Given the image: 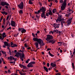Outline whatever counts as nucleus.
I'll use <instances>...</instances> for the list:
<instances>
[{
  "label": "nucleus",
  "mask_w": 75,
  "mask_h": 75,
  "mask_svg": "<svg viewBox=\"0 0 75 75\" xmlns=\"http://www.w3.org/2000/svg\"><path fill=\"white\" fill-rule=\"evenodd\" d=\"M45 12H43L42 13V14H41V17H44V16L45 15Z\"/></svg>",
  "instance_id": "23"
},
{
  "label": "nucleus",
  "mask_w": 75,
  "mask_h": 75,
  "mask_svg": "<svg viewBox=\"0 0 75 75\" xmlns=\"http://www.w3.org/2000/svg\"><path fill=\"white\" fill-rule=\"evenodd\" d=\"M1 5L2 6H4L5 5L4 2H1Z\"/></svg>",
  "instance_id": "25"
},
{
  "label": "nucleus",
  "mask_w": 75,
  "mask_h": 75,
  "mask_svg": "<svg viewBox=\"0 0 75 75\" xmlns=\"http://www.w3.org/2000/svg\"><path fill=\"white\" fill-rule=\"evenodd\" d=\"M23 50H25V47H22Z\"/></svg>",
  "instance_id": "63"
},
{
  "label": "nucleus",
  "mask_w": 75,
  "mask_h": 75,
  "mask_svg": "<svg viewBox=\"0 0 75 75\" xmlns=\"http://www.w3.org/2000/svg\"><path fill=\"white\" fill-rule=\"evenodd\" d=\"M33 36V37H35V34H34V33H32Z\"/></svg>",
  "instance_id": "56"
},
{
  "label": "nucleus",
  "mask_w": 75,
  "mask_h": 75,
  "mask_svg": "<svg viewBox=\"0 0 75 75\" xmlns=\"http://www.w3.org/2000/svg\"><path fill=\"white\" fill-rule=\"evenodd\" d=\"M62 42H60V45H59V46H61V45L62 44Z\"/></svg>",
  "instance_id": "54"
},
{
  "label": "nucleus",
  "mask_w": 75,
  "mask_h": 75,
  "mask_svg": "<svg viewBox=\"0 0 75 75\" xmlns=\"http://www.w3.org/2000/svg\"><path fill=\"white\" fill-rule=\"evenodd\" d=\"M11 25L12 27H15V26H16V22L13 21H11Z\"/></svg>",
  "instance_id": "7"
},
{
  "label": "nucleus",
  "mask_w": 75,
  "mask_h": 75,
  "mask_svg": "<svg viewBox=\"0 0 75 75\" xmlns=\"http://www.w3.org/2000/svg\"><path fill=\"white\" fill-rule=\"evenodd\" d=\"M9 54H10V55H11V51H10V50H9Z\"/></svg>",
  "instance_id": "60"
},
{
  "label": "nucleus",
  "mask_w": 75,
  "mask_h": 75,
  "mask_svg": "<svg viewBox=\"0 0 75 75\" xmlns=\"http://www.w3.org/2000/svg\"><path fill=\"white\" fill-rule=\"evenodd\" d=\"M8 42H4V44L6 46H7V47H10L11 46L10 45V44L8 43Z\"/></svg>",
  "instance_id": "11"
},
{
  "label": "nucleus",
  "mask_w": 75,
  "mask_h": 75,
  "mask_svg": "<svg viewBox=\"0 0 75 75\" xmlns=\"http://www.w3.org/2000/svg\"><path fill=\"white\" fill-rule=\"evenodd\" d=\"M52 12L54 14V13H55V12H57V9H54L53 10Z\"/></svg>",
  "instance_id": "22"
},
{
  "label": "nucleus",
  "mask_w": 75,
  "mask_h": 75,
  "mask_svg": "<svg viewBox=\"0 0 75 75\" xmlns=\"http://www.w3.org/2000/svg\"><path fill=\"white\" fill-rule=\"evenodd\" d=\"M29 4H33V2H32V1H31V0H29Z\"/></svg>",
  "instance_id": "24"
},
{
  "label": "nucleus",
  "mask_w": 75,
  "mask_h": 75,
  "mask_svg": "<svg viewBox=\"0 0 75 75\" xmlns=\"http://www.w3.org/2000/svg\"><path fill=\"white\" fill-rule=\"evenodd\" d=\"M50 65L52 67H55L56 66V64H53L52 62L51 63Z\"/></svg>",
  "instance_id": "16"
},
{
  "label": "nucleus",
  "mask_w": 75,
  "mask_h": 75,
  "mask_svg": "<svg viewBox=\"0 0 75 75\" xmlns=\"http://www.w3.org/2000/svg\"><path fill=\"white\" fill-rule=\"evenodd\" d=\"M30 63L33 65V64H35V62H30Z\"/></svg>",
  "instance_id": "31"
},
{
  "label": "nucleus",
  "mask_w": 75,
  "mask_h": 75,
  "mask_svg": "<svg viewBox=\"0 0 75 75\" xmlns=\"http://www.w3.org/2000/svg\"><path fill=\"white\" fill-rule=\"evenodd\" d=\"M54 1L56 3H58V1L57 0H54Z\"/></svg>",
  "instance_id": "58"
},
{
  "label": "nucleus",
  "mask_w": 75,
  "mask_h": 75,
  "mask_svg": "<svg viewBox=\"0 0 75 75\" xmlns=\"http://www.w3.org/2000/svg\"><path fill=\"white\" fill-rule=\"evenodd\" d=\"M10 59L11 61H12V59H13V57L10 56Z\"/></svg>",
  "instance_id": "40"
},
{
  "label": "nucleus",
  "mask_w": 75,
  "mask_h": 75,
  "mask_svg": "<svg viewBox=\"0 0 75 75\" xmlns=\"http://www.w3.org/2000/svg\"><path fill=\"white\" fill-rule=\"evenodd\" d=\"M14 45V43H13L12 42H11V46H12V45Z\"/></svg>",
  "instance_id": "48"
},
{
  "label": "nucleus",
  "mask_w": 75,
  "mask_h": 75,
  "mask_svg": "<svg viewBox=\"0 0 75 75\" xmlns=\"http://www.w3.org/2000/svg\"><path fill=\"white\" fill-rule=\"evenodd\" d=\"M1 52H2V53L3 54H6V52L4 51H3L2 50H1Z\"/></svg>",
  "instance_id": "32"
},
{
  "label": "nucleus",
  "mask_w": 75,
  "mask_h": 75,
  "mask_svg": "<svg viewBox=\"0 0 75 75\" xmlns=\"http://www.w3.org/2000/svg\"><path fill=\"white\" fill-rule=\"evenodd\" d=\"M53 39V37L52 35H47V38L46 39V41H50V40Z\"/></svg>",
  "instance_id": "3"
},
{
  "label": "nucleus",
  "mask_w": 75,
  "mask_h": 75,
  "mask_svg": "<svg viewBox=\"0 0 75 75\" xmlns=\"http://www.w3.org/2000/svg\"><path fill=\"white\" fill-rule=\"evenodd\" d=\"M20 57H22V58H24L25 57V55L24 54V53H20Z\"/></svg>",
  "instance_id": "14"
},
{
  "label": "nucleus",
  "mask_w": 75,
  "mask_h": 75,
  "mask_svg": "<svg viewBox=\"0 0 75 75\" xmlns=\"http://www.w3.org/2000/svg\"><path fill=\"white\" fill-rule=\"evenodd\" d=\"M1 13L2 14H5V13H6V12L3 11V12H2Z\"/></svg>",
  "instance_id": "41"
},
{
  "label": "nucleus",
  "mask_w": 75,
  "mask_h": 75,
  "mask_svg": "<svg viewBox=\"0 0 75 75\" xmlns=\"http://www.w3.org/2000/svg\"><path fill=\"white\" fill-rule=\"evenodd\" d=\"M69 12H68V14H66L65 16H66V17H69V16H70V15L71 14V10H69Z\"/></svg>",
  "instance_id": "9"
},
{
  "label": "nucleus",
  "mask_w": 75,
  "mask_h": 75,
  "mask_svg": "<svg viewBox=\"0 0 75 75\" xmlns=\"http://www.w3.org/2000/svg\"><path fill=\"white\" fill-rule=\"evenodd\" d=\"M6 22V20L4 18L3 19V24L4 25L5 24V22Z\"/></svg>",
  "instance_id": "34"
},
{
  "label": "nucleus",
  "mask_w": 75,
  "mask_h": 75,
  "mask_svg": "<svg viewBox=\"0 0 75 75\" xmlns=\"http://www.w3.org/2000/svg\"><path fill=\"white\" fill-rule=\"evenodd\" d=\"M4 4L6 6H9V4H8V3H7L6 2H4Z\"/></svg>",
  "instance_id": "27"
},
{
  "label": "nucleus",
  "mask_w": 75,
  "mask_h": 75,
  "mask_svg": "<svg viewBox=\"0 0 75 75\" xmlns=\"http://www.w3.org/2000/svg\"><path fill=\"white\" fill-rule=\"evenodd\" d=\"M24 45L26 48H27V44L25 43V44Z\"/></svg>",
  "instance_id": "42"
},
{
  "label": "nucleus",
  "mask_w": 75,
  "mask_h": 75,
  "mask_svg": "<svg viewBox=\"0 0 75 75\" xmlns=\"http://www.w3.org/2000/svg\"><path fill=\"white\" fill-rule=\"evenodd\" d=\"M24 50H23L21 52H22V53H24Z\"/></svg>",
  "instance_id": "59"
},
{
  "label": "nucleus",
  "mask_w": 75,
  "mask_h": 75,
  "mask_svg": "<svg viewBox=\"0 0 75 75\" xmlns=\"http://www.w3.org/2000/svg\"><path fill=\"white\" fill-rule=\"evenodd\" d=\"M29 61H30V59H28L27 60H26L25 61L26 63V64H28V62H29Z\"/></svg>",
  "instance_id": "30"
},
{
  "label": "nucleus",
  "mask_w": 75,
  "mask_h": 75,
  "mask_svg": "<svg viewBox=\"0 0 75 75\" xmlns=\"http://www.w3.org/2000/svg\"><path fill=\"white\" fill-rule=\"evenodd\" d=\"M53 31L54 33H58V30H54Z\"/></svg>",
  "instance_id": "26"
},
{
  "label": "nucleus",
  "mask_w": 75,
  "mask_h": 75,
  "mask_svg": "<svg viewBox=\"0 0 75 75\" xmlns=\"http://www.w3.org/2000/svg\"><path fill=\"white\" fill-rule=\"evenodd\" d=\"M72 64L73 69H74V64L73 63H72Z\"/></svg>",
  "instance_id": "33"
},
{
  "label": "nucleus",
  "mask_w": 75,
  "mask_h": 75,
  "mask_svg": "<svg viewBox=\"0 0 75 75\" xmlns=\"http://www.w3.org/2000/svg\"><path fill=\"white\" fill-rule=\"evenodd\" d=\"M56 75H61V74L59 73H57V74H56Z\"/></svg>",
  "instance_id": "55"
},
{
  "label": "nucleus",
  "mask_w": 75,
  "mask_h": 75,
  "mask_svg": "<svg viewBox=\"0 0 75 75\" xmlns=\"http://www.w3.org/2000/svg\"><path fill=\"white\" fill-rule=\"evenodd\" d=\"M31 48V47H28V48H27V50H30Z\"/></svg>",
  "instance_id": "62"
},
{
  "label": "nucleus",
  "mask_w": 75,
  "mask_h": 75,
  "mask_svg": "<svg viewBox=\"0 0 75 75\" xmlns=\"http://www.w3.org/2000/svg\"><path fill=\"white\" fill-rule=\"evenodd\" d=\"M33 40L34 41H37V42H36L34 44L35 46H36V48H38V44L40 46L41 45H45L44 43H43L44 42L41 39H38L36 38H34L33 39Z\"/></svg>",
  "instance_id": "1"
},
{
  "label": "nucleus",
  "mask_w": 75,
  "mask_h": 75,
  "mask_svg": "<svg viewBox=\"0 0 75 75\" xmlns=\"http://www.w3.org/2000/svg\"><path fill=\"white\" fill-rule=\"evenodd\" d=\"M13 59V60H15V61H16V60L17 59H15L14 57H12Z\"/></svg>",
  "instance_id": "50"
},
{
  "label": "nucleus",
  "mask_w": 75,
  "mask_h": 75,
  "mask_svg": "<svg viewBox=\"0 0 75 75\" xmlns=\"http://www.w3.org/2000/svg\"><path fill=\"white\" fill-rule=\"evenodd\" d=\"M47 66L48 67H50V64L49 63H47Z\"/></svg>",
  "instance_id": "45"
},
{
  "label": "nucleus",
  "mask_w": 75,
  "mask_h": 75,
  "mask_svg": "<svg viewBox=\"0 0 75 75\" xmlns=\"http://www.w3.org/2000/svg\"><path fill=\"white\" fill-rule=\"evenodd\" d=\"M74 52L73 53V54L74 55H75V50H74Z\"/></svg>",
  "instance_id": "64"
},
{
  "label": "nucleus",
  "mask_w": 75,
  "mask_h": 75,
  "mask_svg": "<svg viewBox=\"0 0 75 75\" xmlns=\"http://www.w3.org/2000/svg\"><path fill=\"white\" fill-rule=\"evenodd\" d=\"M67 6V0H64L62 6H61V10L63 11L65 8Z\"/></svg>",
  "instance_id": "2"
},
{
  "label": "nucleus",
  "mask_w": 75,
  "mask_h": 75,
  "mask_svg": "<svg viewBox=\"0 0 75 75\" xmlns=\"http://www.w3.org/2000/svg\"><path fill=\"white\" fill-rule=\"evenodd\" d=\"M21 32L22 33H25V32H26V30L25 29H23L22 28V29L21 30Z\"/></svg>",
  "instance_id": "19"
},
{
  "label": "nucleus",
  "mask_w": 75,
  "mask_h": 75,
  "mask_svg": "<svg viewBox=\"0 0 75 75\" xmlns=\"http://www.w3.org/2000/svg\"><path fill=\"white\" fill-rule=\"evenodd\" d=\"M20 53L18 52L17 54H16L14 57H19V56H20Z\"/></svg>",
  "instance_id": "18"
},
{
  "label": "nucleus",
  "mask_w": 75,
  "mask_h": 75,
  "mask_svg": "<svg viewBox=\"0 0 75 75\" xmlns=\"http://www.w3.org/2000/svg\"><path fill=\"white\" fill-rule=\"evenodd\" d=\"M49 42H49V43H52V44H54V43H55V42H56V41L55 40H49Z\"/></svg>",
  "instance_id": "8"
},
{
  "label": "nucleus",
  "mask_w": 75,
  "mask_h": 75,
  "mask_svg": "<svg viewBox=\"0 0 75 75\" xmlns=\"http://www.w3.org/2000/svg\"><path fill=\"white\" fill-rule=\"evenodd\" d=\"M72 18L71 19H69V20L67 21V25H70V24H71V21L72 20Z\"/></svg>",
  "instance_id": "10"
},
{
  "label": "nucleus",
  "mask_w": 75,
  "mask_h": 75,
  "mask_svg": "<svg viewBox=\"0 0 75 75\" xmlns=\"http://www.w3.org/2000/svg\"><path fill=\"white\" fill-rule=\"evenodd\" d=\"M52 3H50V5H49V7H51V6H52Z\"/></svg>",
  "instance_id": "52"
},
{
  "label": "nucleus",
  "mask_w": 75,
  "mask_h": 75,
  "mask_svg": "<svg viewBox=\"0 0 75 75\" xmlns=\"http://www.w3.org/2000/svg\"><path fill=\"white\" fill-rule=\"evenodd\" d=\"M43 68L45 70V71H46V72H48V68H47L45 67H44Z\"/></svg>",
  "instance_id": "17"
},
{
  "label": "nucleus",
  "mask_w": 75,
  "mask_h": 75,
  "mask_svg": "<svg viewBox=\"0 0 75 75\" xmlns=\"http://www.w3.org/2000/svg\"><path fill=\"white\" fill-rule=\"evenodd\" d=\"M20 67H21V68H23V65L21 64H19V65Z\"/></svg>",
  "instance_id": "38"
},
{
  "label": "nucleus",
  "mask_w": 75,
  "mask_h": 75,
  "mask_svg": "<svg viewBox=\"0 0 75 75\" xmlns=\"http://www.w3.org/2000/svg\"><path fill=\"white\" fill-rule=\"evenodd\" d=\"M56 21L57 23H58V21L60 22V21H62V19L58 18L56 20Z\"/></svg>",
  "instance_id": "15"
},
{
  "label": "nucleus",
  "mask_w": 75,
  "mask_h": 75,
  "mask_svg": "<svg viewBox=\"0 0 75 75\" xmlns=\"http://www.w3.org/2000/svg\"><path fill=\"white\" fill-rule=\"evenodd\" d=\"M40 11L42 10V12H45V11H46V9L45 8L43 7H42V8H41L40 9Z\"/></svg>",
  "instance_id": "12"
},
{
  "label": "nucleus",
  "mask_w": 75,
  "mask_h": 75,
  "mask_svg": "<svg viewBox=\"0 0 75 75\" xmlns=\"http://www.w3.org/2000/svg\"><path fill=\"white\" fill-rule=\"evenodd\" d=\"M19 73L21 75H25V73H22L20 72V71L19 72Z\"/></svg>",
  "instance_id": "28"
},
{
  "label": "nucleus",
  "mask_w": 75,
  "mask_h": 75,
  "mask_svg": "<svg viewBox=\"0 0 75 75\" xmlns=\"http://www.w3.org/2000/svg\"><path fill=\"white\" fill-rule=\"evenodd\" d=\"M17 45L16 44H13V46H11V47H17Z\"/></svg>",
  "instance_id": "20"
},
{
  "label": "nucleus",
  "mask_w": 75,
  "mask_h": 75,
  "mask_svg": "<svg viewBox=\"0 0 75 75\" xmlns=\"http://www.w3.org/2000/svg\"><path fill=\"white\" fill-rule=\"evenodd\" d=\"M23 69H25L26 68V67L25 66L23 65Z\"/></svg>",
  "instance_id": "47"
},
{
  "label": "nucleus",
  "mask_w": 75,
  "mask_h": 75,
  "mask_svg": "<svg viewBox=\"0 0 75 75\" xmlns=\"http://www.w3.org/2000/svg\"><path fill=\"white\" fill-rule=\"evenodd\" d=\"M59 17L58 18H61V17H62V16H58Z\"/></svg>",
  "instance_id": "53"
},
{
  "label": "nucleus",
  "mask_w": 75,
  "mask_h": 75,
  "mask_svg": "<svg viewBox=\"0 0 75 75\" xmlns=\"http://www.w3.org/2000/svg\"><path fill=\"white\" fill-rule=\"evenodd\" d=\"M23 30V28H19L18 29L19 31H21Z\"/></svg>",
  "instance_id": "49"
},
{
  "label": "nucleus",
  "mask_w": 75,
  "mask_h": 75,
  "mask_svg": "<svg viewBox=\"0 0 75 75\" xmlns=\"http://www.w3.org/2000/svg\"><path fill=\"white\" fill-rule=\"evenodd\" d=\"M27 66L28 68H30L31 67H33L34 66L33 65H32L30 63H29L27 65Z\"/></svg>",
  "instance_id": "13"
},
{
  "label": "nucleus",
  "mask_w": 75,
  "mask_h": 75,
  "mask_svg": "<svg viewBox=\"0 0 75 75\" xmlns=\"http://www.w3.org/2000/svg\"><path fill=\"white\" fill-rule=\"evenodd\" d=\"M19 34V33H17V34H16L15 35H14V36L15 37H17V35H18V34Z\"/></svg>",
  "instance_id": "51"
},
{
  "label": "nucleus",
  "mask_w": 75,
  "mask_h": 75,
  "mask_svg": "<svg viewBox=\"0 0 75 75\" xmlns=\"http://www.w3.org/2000/svg\"><path fill=\"white\" fill-rule=\"evenodd\" d=\"M19 13H20V14H23V10H20L19 11Z\"/></svg>",
  "instance_id": "29"
},
{
  "label": "nucleus",
  "mask_w": 75,
  "mask_h": 75,
  "mask_svg": "<svg viewBox=\"0 0 75 75\" xmlns=\"http://www.w3.org/2000/svg\"><path fill=\"white\" fill-rule=\"evenodd\" d=\"M40 13V10L38 11V12L35 11V14H38V15H39V13Z\"/></svg>",
  "instance_id": "21"
},
{
  "label": "nucleus",
  "mask_w": 75,
  "mask_h": 75,
  "mask_svg": "<svg viewBox=\"0 0 75 75\" xmlns=\"http://www.w3.org/2000/svg\"><path fill=\"white\" fill-rule=\"evenodd\" d=\"M71 10V13H74V11H72V10H71V9H69L68 10L69 11V10Z\"/></svg>",
  "instance_id": "35"
},
{
  "label": "nucleus",
  "mask_w": 75,
  "mask_h": 75,
  "mask_svg": "<svg viewBox=\"0 0 75 75\" xmlns=\"http://www.w3.org/2000/svg\"><path fill=\"white\" fill-rule=\"evenodd\" d=\"M2 36L1 35L0 36V39L1 40H3V39H4V38H5V37H6V36H7L6 35V33H4L2 34Z\"/></svg>",
  "instance_id": "5"
},
{
  "label": "nucleus",
  "mask_w": 75,
  "mask_h": 75,
  "mask_svg": "<svg viewBox=\"0 0 75 75\" xmlns=\"http://www.w3.org/2000/svg\"><path fill=\"white\" fill-rule=\"evenodd\" d=\"M49 11V12H47L46 13V16H47V17H48L49 16V15L50 16H52L53 14L52 12V11L51 10H50L49 11Z\"/></svg>",
  "instance_id": "6"
},
{
  "label": "nucleus",
  "mask_w": 75,
  "mask_h": 75,
  "mask_svg": "<svg viewBox=\"0 0 75 75\" xmlns=\"http://www.w3.org/2000/svg\"><path fill=\"white\" fill-rule=\"evenodd\" d=\"M60 3H63V0H60Z\"/></svg>",
  "instance_id": "43"
},
{
  "label": "nucleus",
  "mask_w": 75,
  "mask_h": 75,
  "mask_svg": "<svg viewBox=\"0 0 75 75\" xmlns=\"http://www.w3.org/2000/svg\"><path fill=\"white\" fill-rule=\"evenodd\" d=\"M11 75H18V74H16L15 73H12L11 74Z\"/></svg>",
  "instance_id": "46"
},
{
  "label": "nucleus",
  "mask_w": 75,
  "mask_h": 75,
  "mask_svg": "<svg viewBox=\"0 0 75 75\" xmlns=\"http://www.w3.org/2000/svg\"><path fill=\"white\" fill-rule=\"evenodd\" d=\"M53 25V27H55L57 26V23H54Z\"/></svg>",
  "instance_id": "36"
},
{
  "label": "nucleus",
  "mask_w": 75,
  "mask_h": 75,
  "mask_svg": "<svg viewBox=\"0 0 75 75\" xmlns=\"http://www.w3.org/2000/svg\"><path fill=\"white\" fill-rule=\"evenodd\" d=\"M11 30V27H10L9 28H8L7 29V30Z\"/></svg>",
  "instance_id": "37"
},
{
  "label": "nucleus",
  "mask_w": 75,
  "mask_h": 75,
  "mask_svg": "<svg viewBox=\"0 0 75 75\" xmlns=\"http://www.w3.org/2000/svg\"><path fill=\"white\" fill-rule=\"evenodd\" d=\"M18 7L20 9H23L24 7V3L23 1H21L20 4L18 6Z\"/></svg>",
  "instance_id": "4"
},
{
  "label": "nucleus",
  "mask_w": 75,
  "mask_h": 75,
  "mask_svg": "<svg viewBox=\"0 0 75 75\" xmlns=\"http://www.w3.org/2000/svg\"><path fill=\"white\" fill-rule=\"evenodd\" d=\"M23 58H24V57H20V58L21 59L22 61H24V59Z\"/></svg>",
  "instance_id": "39"
},
{
  "label": "nucleus",
  "mask_w": 75,
  "mask_h": 75,
  "mask_svg": "<svg viewBox=\"0 0 75 75\" xmlns=\"http://www.w3.org/2000/svg\"><path fill=\"white\" fill-rule=\"evenodd\" d=\"M8 73H11V71H10V70H8Z\"/></svg>",
  "instance_id": "61"
},
{
  "label": "nucleus",
  "mask_w": 75,
  "mask_h": 75,
  "mask_svg": "<svg viewBox=\"0 0 75 75\" xmlns=\"http://www.w3.org/2000/svg\"><path fill=\"white\" fill-rule=\"evenodd\" d=\"M49 55L51 56V57H54V55L51 54V53H50Z\"/></svg>",
  "instance_id": "44"
},
{
  "label": "nucleus",
  "mask_w": 75,
  "mask_h": 75,
  "mask_svg": "<svg viewBox=\"0 0 75 75\" xmlns=\"http://www.w3.org/2000/svg\"><path fill=\"white\" fill-rule=\"evenodd\" d=\"M51 33H52V34H54V32L53 31H51L50 32V34H51Z\"/></svg>",
  "instance_id": "57"
}]
</instances>
